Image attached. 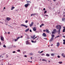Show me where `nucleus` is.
<instances>
[{
    "label": "nucleus",
    "instance_id": "1",
    "mask_svg": "<svg viewBox=\"0 0 65 65\" xmlns=\"http://www.w3.org/2000/svg\"><path fill=\"white\" fill-rule=\"evenodd\" d=\"M56 29H57L59 30L58 31V33L59 34L60 32V30H61V26L60 25H58L56 26Z\"/></svg>",
    "mask_w": 65,
    "mask_h": 65
},
{
    "label": "nucleus",
    "instance_id": "2",
    "mask_svg": "<svg viewBox=\"0 0 65 65\" xmlns=\"http://www.w3.org/2000/svg\"><path fill=\"white\" fill-rule=\"evenodd\" d=\"M29 5H30V4H29L27 3L26 4H25L24 5V6H25V7H26V8H27V7H28V6H29Z\"/></svg>",
    "mask_w": 65,
    "mask_h": 65
},
{
    "label": "nucleus",
    "instance_id": "3",
    "mask_svg": "<svg viewBox=\"0 0 65 65\" xmlns=\"http://www.w3.org/2000/svg\"><path fill=\"white\" fill-rule=\"evenodd\" d=\"M1 39L2 41H4V38L2 36H1Z\"/></svg>",
    "mask_w": 65,
    "mask_h": 65
},
{
    "label": "nucleus",
    "instance_id": "4",
    "mask_svg": "<svg viewBox=\"0 0 65 65\" xmlns=\"http://www.w3.org/2000/svg\"><path fill=\"white\" fill-rule=\"evenodd\" d=\"M34 24V22H31V24H29L30 26V27H32V26H33V25Z\"/></svg>",
    "mask_w": 65,
    "mask_h": 65
},
{
    "label": "nucleus",
    "instance_id": "5",
    "mask_svg": "<svg viewBox=\"0 0 65 65\" xmlns=\"http://www.w3.org/2000/svg\"><path fill=\"white\" fill-rule=\"evenodd\" d=\"M38 38L37 39H36V40L35 41H33V40H31V42H32V43H33V42L34 43H36V40H37V39H38Z\"/></svg>",
    "mask_w": 65,
    "mask_h": 65
},
{
    "label": "nucleus",
    "instance_id": "6",
    "mask_svg": "<svg viewBox=\"0 0 65 65\" xmlns=\"http://www.w3.org/2000/svg\"><path fill=\"white\" fill-rule=\"evenodd\" d=\"M45 30V32L46 33H50V31H48V29H46Z\"/></svg>",
    "mask_w": 65,
    "mask_h": 65
},
{
    "label": "nucleus",
    "instance_id": "7",
    "mask_svg": "<svg viewBox=\"0 0 65 65\" xmlns=\"http://www.w3.org/2000/svg\"><path fill=\"white\" fill-rule=\"evenodd\" d=\"M43 36L44 37H46V34H45V33H43Z\"/></svg>",
    "mask_w": 65,
    "mask_h": 65
},
{
    "label": "nucleus",
    "instance_id": "8",
    "mask_svg": "<svg viewBox=\"0 0 65 65\" xmlns=\"http://www.w3.org/2000/svg\"><path fill=\"white\" fill-rule=\"evenodd\" d=\"M53 39H54V38L52 37L51 38V39L50 40H49L50 42H51V41H52Z\"/></svg>",
    "mask_w": 65,
    "mask_h": 65
},
{
    "label": "nucleus",
    "instance_id": "9",
    "mask_svg": "<svg viewBox=\"0 0 65 65\" xmlns=\"http://www.w3.org/2000/svg\"><path fill=\"white\" fill-rule=\"evenodd\" d=\"M61 56L63 57H65V55L64 53H62L61 55Z\"/></svg>",
    "mask_w": 65,
    "mask_h": 65
},
{
    "label": "nucleus",
    "instance_id": "10",
    "mask_svg": "<svg viewBox=\"0 0 65 65\" xmlns=\"http://www.w3.org/2000/svg\"><path fill=\"white\" fill-rule=\"evenodd\" d=\"M7 21H9V20H10L11 19L10 18H7Z\"/></svg>",
    "mask_w": 65,
    "mask_h": 65
},
{
    "label": "nucleus",
    "instance_id": "11",
    "mask_svg": "<svg viewBox=\"0 0 65 65\" xmlns=\"http://www.w3.org/2000/svg\"><path fill=\"white\" fill-rule=\"evenodd\" d=\"M26 44H29V43L28 40H27L26 41Z\"/></svg>",
    "mask_w": 65,
    "mask_h": 65
},
{
    "label": "nucleus",
    "instance_id": "12",
    "mask_svg": "<svg viewBox=\"0 0 65 65\" xmlns=\"http://www.w3.org/2000/svg\"><path fill=\"white\" fill-rule=\"evenodd\" d=\"M60 45V43L59 42L57 43V47H58V46H59Z\"/></svg>",
    "mask_w": 65,
    "mask_h": 65
},
{
    "label": "nucleus",
    "instance_id": "13",
    "mask_svg": "<svg viewBox=\"0 0 65 65\" xmlns=\"http://www.w3.org/2000/svg\"><path fill=\"white\" fill-rule=\"evenodd\" d=\"M35 37V35L33 36V37L32 36H31V38H34Z\"/></svg>",
    "mask_w": 65,
    "mask_h": 65
},
{
    "label": "nucleus",
    "instance_id": "14",
    "mask_svg": "<svg viewBox=\"0 0 65 65\" xmlns=\"http://www.w3.org/2000/svg\"><path fill=\"white\" fill-rule=\"evenodd\" d=\"M36 15V13L32 14H31V17H32V15Z\"/></svg>",
    "mask_w": 65,
    "mask_h": 65
},
{
    "label": "nucleus",
    "instance_id": "15",
    "mask_svg": "<svg viewBox=\"0 0 65 65\" xmlns=\"http://www.w3.org/2000/svg\"><path fill=\"white\" fill-rule=\"evenodd\" d=\"M11 10H12L13 9H14L15 8V7H11Z\"/></svg>",
    "mask_w": 65,
    "mask_h": 65
},
{
    "label": "nucleus",
    "instance_id": "16",
    "mask_svg": "<svg viewBox=\"0 0 65 65\" xmlns=\"http://www.w3.org/2000/svg\"><path fill=\"white\" fill-rule=\"evenodd\" d=\"M20 26H22V27L23 26H24V27H25V25L24 24H22Z\"/></svg>",
    "mask_w": 65,
    "mask_h": 65
},
{
    "label": "nucleus",
    "instance_id": "17",
    "mask_svg": "<svg viewBox=\"0 0 65 65\" xmlns=\"http://www.w3.org/2000/svg\"><path fill=\"white\" fill-rule=\"evenodd\" d=\"M29 28H28L27 29H26V30H25V32H28L29 31Z\"/></svg>",
    "mask_w": 65,
    "mask_h": 65
},
{
    "label": "nucleus",
    "instance_id": "18",
    "mask_svg": "<svg viewBox=\"0 0 65 65\" xmlns=\"http://www.w3.org/2000/svg\"><path fill=\"white\" fill-rule=\"evenodd\" d=\"M62 63H63V62H62V61H60L58 62V63H59V64H62Z\"/></svg>",
    "mask_w": 65,
    "mask_h": 65
},
{
    "label": "nucleus",
    "instance_id": "19",
    "mask_svg": "<svg viewBox=\"0 0 65 65\" xmlns=\"http://www.w3.org/2000/svg\"><path fill=\"white\" fill-rule=\"evenodd\" d=\"M33 30H34V31H36V29L35 28H33Z\"/></svg>",
    "mask_w": 65,
    "mask_h": 65
},
{
    "label": "nucleus",
    "instance_id": "20",
    "mask_svg": "<svg viewBox=\"0 0 65 65\" xmlns=\"http://www.w3.org/2000/svg\"><path fill=\"white\" fill-rule=\"evenodd\" d=\"M46 56L47 57H49L50 56V55L48 54H46Z\"/></svg>",
    "mask_w": 65,
    "mask_h": 65
},
{
    "label": "nucleus",
    "instance_id": "21",
    "mask_svg": "<svg viewBox=\"0 0 65 65\" xmlns=\"http://www.w3.org/2000/svg\"><path fill=\"white\" fill-rule=\"evenodd\" d=\"M51 55H52V56H55V54H51Z\"/></svg>",
    "mask_w": 65,
    "mask_h": 65
},
{
    "label": "nucleus",
    "instance_id": "22",
    "mask_svg": "<svg viewBox=\"0 0 65 65\" xmlns=\"http://www.w3.org/2000/svg\"><path fill=\"white\" fill-rule=\"evenodd\" d=\"M26 2L27 3H31V2L30 1H26Z\"/></svg>",
    "mask_w": 65,
    "mask_h": 65
},
{
    "label": "nucleus",
    "instance_id": "23",
    "mask_svg": "<svg viewBox=\"0 0 65 65\" xmlns=\"http://www.w3.org/2000/svg\"><path fill=\"white\" fill-rule=\"evenodd\" d=\"M62 20L63 21H65V19L64 18H63L62 19Z\"/></svg>",
    "mask_w": 65,
    "mask_h": 65
},
{
    "label": "nucleus",
    "instance_id": "24",
    "mask_svg": "<svg viewBox=\"0 0 65 65\" xmlns=\"http://www.w3.org/2000/svg\"><path fill=\"white\" fill-rule=\"evenodd\" d=\"M53 31L55 32H56V29H54L53 30Z\"/></svg>",
    "mask_w": 65,
    "mask_h": 65
},
{
    "label": "nucleus",
    "instance_id": "25",
    "mask_svg": "<svg viewBox=\"0 0 65 65\" xmlns=\"http://www.w3.org/2000/svg\"><path fill=\"white\" fill-rule=\"evenodd\" d=\"M42 61H46V60L44 59H42Z\"/></svg>",
    "mask_w": 65,
    "mask_h": 65
},
{
    "label": "nucleus",
    "instance_id": "26",
    "mask_svg": "<svg viewBox=\"0 0 65 65\" xmlns=\"http://www.w3.org/2000/svg\"><path fill=\"white\" fill-rule=\"evenodd\" d=\"M52 38H54V35H52Z\"/></svg>",
    "mask_w": 65,
    "mask_h": 65
},
{
    "label": "nucleus",
    "instance_id": "27",
    "mask_svg": "<svg viewBox=\"0 0 65 65\" xmlns=\"http://www.w3.org/2000/svg\"><path fill=\"white\" fill-rule=\"evenodd\" d=\"M47 12V11H45L44 12V14H45V13H46V12Z\"/></svg>",
    "mask_w": 65,
    "mask_h": 65
},
{
    "label": "nucleus",
    "instance_id": "28",
    "mask_svg": "<svg viewBox=\"0 0 65 65\" xmlns=\"http://www.w3.org/2000/svg\"><path fill=\"white\" fill-rule=\"evenodd\" d=\"M20 51H21V50H17V52H20Z\"/></svg>",
    "mask_w": 65,
    "mask_h": 65
},
{
    "label": "nucleus",
    "instance_id": "29",
    "mask_svg": "<svg viewBox=\"0 0 65 65\" xmlns=\"http://www.w3.org/2000/svg\"><path fill=\"white\" fill-rule=\"evenodd\" d=\"M24 57H25L26 58V57H27V56L26 55H24Z\"/></svg>",
    "mask_w": 65,
    "mask_h": 65
},
{
    "label": "nucleus",
    "instance_id": "30",
    "mask_svg": "<svg viewBox=\"0 0 65 65\" xmlns=\"http://www.w3.org/2000/svg\"><path fill=\"white\" fill-rule=\"evenodd\" d=\"M20 38V37H18L17 38V40H18V39H19Z\"/></svg>",
    "mask_w": 65,
    "mask_h": 65
},
{
    "label": "nucleus",
    "instance_id": "31",
    "mask_svg": "<svg viewBox=\"0 0 65 65\" xmlns=\"http://www.w3.org/2000/svg\"><path fill=\"white\" fill-rule=\"evenodd\" d=\"M3 47H6V46H5V45H4L3 46Z\"/></svg>",
    "mask_w": 65,
    "mask_h": 65
},
{
    "label": "nucleus",
    "instance_id": "32",
    "mask_svg": "<svg viewBox=\"0 0 65 65\" xmlns=\"http://www.w3.org/2000/svg\"><path fill=\"white\" fill-rule=\"evenodd\" d=\"M43 52V51H41L39 53H40V54H41V53H42V52Z\"/></svg>",
    "mask_w": 65,
    "mask_h": 65
},
{
    "label": "nucleus",
    "instance_id": "33",
    "mask_svg": "<svg viewBox=\"0 0 65 65\" xmlns=\"http://www.w3.org/2000/svg\"><path fill=\"white\" fill-rule=\"evenodd\" d=\"M25 27L26 28H28V26L25 25Z\"/></svg>",
    "mask_w": 65,
    "mask_h": 65
},
{
    "label": "nucleus",
    "instance_id": "34",
    "mask_svg": "<svg viewBox=\"0 0 65 65\" xmlns=\"http://www.w3.org/2000/svg\"><path fill=\"white\" fill-rule=\"evenodd\" d=\"M57 57L58 58H60V56H59V55H58L57 56Z\"/></svg>",
    "mask_w": 65,
    "mask_h": 65
},
{
    "label": "nucleus",
    "instance_id": "35",
    "mask_svg": "<svg viewBox=\"0 0 65 65\" xmlns=\"http://www.w3.org/2000/svg\"><path fill=\"white\" fill-rule=\"evenodd\" d=\"M37 37H36L34 38H33V40H34V39H35V38H37Z\"/></svg>",
    "mask_w": 65,
    "mask_h": 65
},
{
    "label": "nucleus",
    "instance_id": "36",
    "mask_svg": "<svg viewBox=\"0 0 65 65\" xmlns=\"http://www.w3.org/2000/svg\"><path fill=\"white\" fill-rule=\"evenodd\" d=\"M25 22L26 23H27V22H28V20H27L26 21H25Z\"/></svg>",
    "mask_w": 65,
    "mask_h": 65
},
{
    "label": "nucleus",
    "instance_id": "37",
    "mask_svg": "<svg viewBox=\"0 0 65 65\" xmlns=\"http://www.w3.org/2000/svg\"><path fill=\"white\" fill-rule=\"evenodd\" d=\"M41 26H44V24H41Z\"/></svg>",
    "mask_w": 65,
    "mask_h": 65
},
{
    "label": "nucleus",
    "instance_id": "38",
    "mask_svg": "<svg viewBox=\"0 0 65 65\" xmlns=\"http://www.w3.org/2000/svg\"><path fill=\"white\" fill-rule=\"evenodd\" d=\"M41 56H44V54H43L41 55Z\"/></svg>",
    "mask_w": 65,
    "mask_h": 65
},
{
    "label": "nucleus",
    "instance_id": "39",
    "mask_svg": "<svg viewBox=\"0 0 65 65\" xmlns=\"http://www.w3.org/2000/svg\"><path fill=\"white\" fill-rule=\"evenodd\" d=\"M55 33L54 31H53V32H52V34H54V33Z\"/></svg>",
    "mask_w": 65,
    "mask_h": 65
},
{
    "label": "nucleus",
    "instance_id": "40",
    "mask_svg": "<svg viewBox=\"0 0 65 65\" xmlns=\"http://www.w3.org/2000/svg\"><path fill=\"white\" fill-rule=\"evenodd\" d=\"M30 55H33V53H30Z\"/></svg>",
    "mask_w": 65,
    "mask_h": 65
},
{
    "label": "nucleus",
    "instance_id": "41",
    "mask_svg": "<svg viewBox=\"0 0 65 65\" xmlns=\"http://www.w3.org/2000/svg\"><path fill=\"white\" fill-rule=\"evenodd\" d=\"M59 36H58L56 37L55 38H57V37H59Z\"/></svg>",
    "mask_w": 65,
    "mask_h": 65
},
{
    "label": "nucleus",
    "instance_id": "42",
    "mask_svg": "<svg viewBox=\"0 0 65 65\" xmlns=\"http://www.w3.org/2000/svg\"><path fill=\"white\" fill-rule=\"evenodd\" d=\"M28 36H27V39H29V38L28 37Z\"/></svg>",
    "mask_w": 65,
    "mask_h": 65
},
{
    "label": "nucleus",
    "instance_id": "43",
    "mask_svg": "<svg viewBox=\"0 0 65 65\" xmlns=\"http://www.w3.org/2000/svg\"><path fill=\"white\" fill-rule=\"evenodd\" d=\"M17 40H17V39H15L14 41H17Z\"/></svg>",
    "mask_w": 65,
    "mask_h": 65
},
{
    "label": "nucleus",
    "instance_id": "44",
    "mask_svg": "<svg viewBox=\"0 0 65 65\" xmlns=\"http://www.w3.org/2000/svg\"><path fill=\"white\" fill-rule=\"evenodd\" d=\"M15 53V51H13L12 52L13 53Z\"/></svg>",
    "mask_w": 65,
    "mask_h": 65
},
{
    "label": "nucleus",
    "instance_id": "45",
    "mask_svg": "<svg viewBox=\"0 0 65 65\" xmlns=\"http://www.w3.org/2000/svg\"><path fill=\"white\" fill-rule=\"evenodd\" d=\"M63 43V44H65V42H64Z\"/></svg>",
    "mask_w": 65,
    "mask_h": 65
},
{
    "label": "nucleus",
    "instance_id": "46",
    "mask_svg": "<svg viewBox=\"0 0 65 65\" xmlns=\"http://www.w3.org/2000/svg\"><path fill=\"white\" fill-rule=\"evenodd\" d=\"M29 31L30 32H32V30H31L30 29V30H29Z\"/></svg>",
    "mask_w": 65,
    "mask_h": 65
},
{
    "label": "nucleus",
    "instance_id": "47",
    "mask_svg": "<svg viewBox=\"0 0 65 65\" xmlns=\"http://www.w3.org/2000/svg\"><path fill=\"white\" fill-rule=\"evenodd\" d=\"M44 39H46V40H47V38H44Z\"/></svg>",
    "mask_w": 65,
    "mask_h": 65
},
{
    "label": "nucleus",
    "instance_id": "48",
    "mask_svg": "<svg viewBox=\"0 0 65 65\" xmlns=\"http://www.w3.org/2000/svg\"><path fill=\"white\" fill-rule=\"evenodd\" d=\"M25 53H26V52H23V54H25Z\"/></svg>",
    "mask_w": 65,
    "mask_h": 65
},
{
    "label": "nucleus",
    "instance_id": "49",
    "mask_svg": "<svg viewBox=\"0 0 65 65\" xmlns=\"http://www.w3.org/2000/svg\"><path fill=\"white\" fill-rule=\"evenodd\" d=\"M45 10V8H44L43 10Z\"/></svg>",
    "mask_w": 65,
    "mask_h": 65
},
{
    "label": "nucleus",
    "instance_id": "50",
    "mask_svg": "<svg viewBox=\"0 0 65 65\" xmlns=\"http://www.w3.org/2000/svg\"><path fill=\"white\" fill-rule=\"evenodd\" d=\"M45 15V16H47V17H48V15Z\"/></svg>",
    "mask_w": 65,
    "mask_h": 65
},
{
    "label": "nucleus",
    "instance_id": "51",
    "mask_svg": "<svg viewBox=\"0 0 65 65\" xmlns=\"http://www.w3.org/2000/svg\"><path fill=\"white\" fill-rule=\"evenodd\" d=\"M13 47L15 48V47H16V46L14 45V46Z\"/></svg>",
    "mask_w": 65,
    "mask_h": 65
},
{
    "label": "nucleus",
    "instance_id": "52",
    "mask_svg": "<svg viewBox=\"0 0 65 65\" xmlns=\"http://www.w3.org/2000/svg\"><path fill=\"white\" fill-rule=\"evenodd\" d=\"M6 8H5V7H4L3 9V10H4V9H6Z\"/></svg>",
    "mask_w": 65,
    "mask_h": 65
},
{
    "label": "nucleus",
    "instance_id": "53",
    "mask_svg": "<svg viewBox=\"0 0 65 65\" xmlns=\"http://www.w3.org/2000/svg\"><path fill=\"white\" fill-rule=\"evenodd\" d=\"M63 41L64 42H65V40H63Z\"/></svg>",
    "mask_w": 65,
    "mask_h": 65
},
{
    "label": "nucleus",
    "instance_id": "54",
    "mask_svg": "<svg viewBox=\"0 0 65 65\" xmlns=\"http://www.w3.org/2000/svg\"><path fill=\"white\" fill-rule=\"evenodd\" d=\"M63 17H64V18H65V15H63Z\"/></svg>",
    "mask_w": 65,
    "mask_h": 65
},
{
    "label": "nucleus",
    "instance_id": "55",
    "mask_svg": "<svg viewBox=\"0 0 65 65\" xmlns=\"http://www.w3.org/2000/svg\"><path fill=\"white\" fill-rule=\"evenodd\" d=\"M40 27H42V25H40Z\"/></svg>",
    "mask_w": 65,
    "mask_h": 65
},
{
    "label": "nucleus",
    "instance_id": "56",
    "mask_svg": "<svg viewBox=\"0 0 65 65\" xmlns=\"http://www.w3.org/2000/svg\"><path fill=\"white\" fill-rule=\"evenodd\" d=\"M11 27V28H13V27H11V26H10Z\"/></svg>",
    "mask_w": 65,
    "mask_h": 65
},
{
    "label": "nucleus",
    "instance_id": "57",
    "mask_svg": "<svg viewBox=\"0 0 65 65\" xmlns=\"http://www.w3.org/2000/svg\"><path fill=\"white\" fill-rule=\"evenodd\" d=\"M51 45L52 46H53V44H51Z\"/></svg>",
    "mask_w": 65,
    "mask_h": 65
},
{
    "label": "nucleus",
    "instance_id": "58",
    "mask_svg": "<svg viewBox=\"0 0 65 65\" xmlns=\"http://www.w3.org/2000/svg\"><path fill=\"white\" fill-rule=\"evenodd\" d=\"M43 31V32H45V30H44Z\"/></svg>",
    "mask_w": 65,
    "mask_h": 65
},
{
    "label": "nucleus",
    "instance_id": "59",
    "mask_svg": "<svg viewBox=\"0 0 65 65\" xmlns=\"http://www.w3.org/2000/svg\"><path fill=\"white\" fill-rule=\"evenodd\" d=\"M63 37H64V38H65V36H63Z\"/></svg>",
    "mask_w": 65,
    "mask_h": 65
},
{
    "label": "nucleus",
    "instance_id": "60",
    "mask_svg": "<svg viewBox=\"0 0 65 65\" xmlns=\"http://www.w3.org/2000/svg\"><path fill=\"white\" fill-rule=\"evenodd\" d=\"M30 58L31 59H32V57H30Z\"/></svg>",
    "mask_w": 65,
    "mask_h": 65
},
{
    "label": "nucleus",
    "instance_id": "61",
    "mask_svg": "<svg viewBox=\"0 0 65 65\" xmlns=\"http://www.w3.org/2000/svg\"><path fill=\"white\" fill-rule=\"evenodd\" d=\"M23 38V36H21V38Z\"/></svg>",
    "mask_w": 65,
    "mask_h": 65
},
{
    "label": "nucleus",
    "instance_id": "62",
    "mask_svg": "<svg viewBox=\"0 0 65 65\" xmlns=\"http://www.w3.org/2000/svg\"><path fill=\"white\" fill-rule=\"evenodd\" d=\"M56 0H53V1H56Z\"/></svg>",
    "mask_w": 65,
    "mask_h": 65
},
{
    "label": "nucleus",
    "instance_id": "63",
    "mask_svg": "<svg viewBox=\"0 0 65 65\" xmlns=\"http://www.w3.org/2000/svg\"><path fill=\"white\" fill-rule=\"evenodd\" d=\"M29 62H30V63H31V62H32V61H29Z\"/></svg>",
    "mask_w": 65,
    "mask_h": 65
},
{
    "label": "nucleus",
    "instance_id": "64",
    "mask_svg": "<svg viewBox=\"0 0 65 65\" xmlns=\"http://www.w3.org/2000/svg\"><path fill=\"white\" fill-rule=\"evenodd\" d=\"M9 33H10V32H8V34H9Z\"/></svg>",
    "mask_w": 65,
    "mask_h": 65
}]
</instances>
